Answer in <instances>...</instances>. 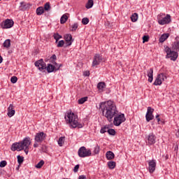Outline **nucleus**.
Instances as JSON below:
<instances>
[{"instance_id":"1","label":"nucleus","mask_w":179,"mask_h":179,"mask_svg":"<svg viewBox=\"0 0 179 179\" xmlns=\"http://www.w3.org/2000/svg\"><path fill=\"white\" fill-rule=\"evenodd\" d=\"M99 109L102 112V115L106 118L109 122H113V118L118 114V110L115 103L111 101L101 102Z\"/></svg>"},{"instance_id":"2","label":"nucleus","mask_w":179,"mask_h":179,"mask_svg":"<svg viewBox=\"0 0 179 179\" xmlns=\"http://www.w3.org/2000/svg\"><path fill=\"white\" fill-rule=\"evenodd\" d=\"M30 145H31L30 137H25L22 141L13 143L11 146V150L13 152L24 150L25 155H29V147Z\"/></svg>"},{"instance_id":"3","label":"nucleus","mask_w":179,"mask_h":179,"mask_svg":"<svg viewBox=\"0 0 179 179\" xmlns=\"http://www.w3.org/2000/svg\"><path fill=\"white\" fill-rule=\"evenodd\" d=\"M64 118L70 128H83V124L79 122V118H78V115L75 113H68Z\"/></svg>"},{"instance_id":"4","label":"nucleus","mask_w":179,"mask_h":179,"mask_svg":"<svg viewBox=\"0 0 179 179\" xmlns=\"http://www.w3.org/2000/svg\"><path fill=\"white\" fill-rule=\"evenodd\" d=\"M164 51L166 53V59L171 58V61H177V58H178V52L171 50L169 46L164 47Z\"/></svg>"},{"instance_id":"5","label":"nucleus","mask_w":179,"mask_h":179,"mask_svg":"<svg viewBox=\"0 0 179 179\" xmlns=\"http://www.w3.org/2000/svg\"><path fill=\"white\" fill-rule=\"evenodd\" d=\"M127 118H125V115L124 113L117 114L114 116L113 119V124L115 127H120L122 124V122H125Z\"/></svg>"},{"instance_id":"6","label":"nucleus","mask_w":179,"mask_h":179,"mask_svg":"<svg viewBox=\"0 0 179 179\" xmlns=\"http://www.w3.org/2000/svg\"><path fill=\"white\" fill-rule=\"evenodd\" d=\"M78 154L79 157H89V156H92V151L86 149V147L83 146L79 148Z\"/></svg>"},{"instance_id":"7","label":"nucleus","mask_w":179,"mask_h":179,"mask_svg":"<svg viewBox=\"0 0 179 179\" xmlns=\"http://www.w3.org/2000/svg\"><path fill=\"white\" fill-rule=\"evenodd\" d=\"M167 79V76H166V73H161L157 75V78L155 79L153 85L155 86H160L164 80Z\"/></svg>"},{"instance_id":"8","label":"nucleus","mask_w":179,"mask_h":179,"mask_svg":"<svg viewBox=\"0 0 179 179\" xmlns=\"http://www.w3.org/2000/svg\"><path fill=\"white\" fill-rule=\"evenodd\" d=\"M101 62H104V58L101 55L96 54L94 56L92 66V67L97 66V65H100Z\"/></svg>"},{"instance_id":"9","label":"nucleus","mask_w":179,"mask_h":179,"mask_svg":"<svg viewBox=\"0 0 179 179\" xmlns=\"http://www.w3.org/2000/svg\"><path fill=\"white\" fill-rule=\"evenodd\" d=\"M34 65L41 72H43L44 69H47V64H45V62H44V60L43 59L36 61L34 63Z\"/></svg>"},{"instance_id":"10","label":"nucleus","mask_w":179,"mask_h":179,"mask_svg":"<svg viewBox=\"0 0 179 179\" xmlns=\"http://www.w3.org/2000/svg\"><path fill=\"white\" fill-rule=\"evenodd\" d=\"M45 138H47V134L42 131L36 134L34 141L38 142V143H42L43 141H45Z\"/></svg>"},{"instance_id":"11","label":"nucleus","mask_w":179,"mask_h":179,"mask_svg":"<svg viewBox=\"0 0 179 179\" xmlns=\"http://www.w3.org/2000/svg\"><path fill=\"white\" fill-rule=\"evenodd\" d=\"M145 142L148 145H155L156 143V136L153 133H150L145 137Z\"/></svg>"},{"instance_id":"12","label":"nucleus","mask_w":179,"mask_h":179,"mask_svg":"<svg viewBox=\"0 0 179 179\" xmlns=\"http://www.w3.org/2000/svg\"><path fill=\"white\" fill-rule=\"evenodd\" d=\"M14 24L15 22H13V20L7 19L1 23V27L2 29H10L11 27H13Z\"/></svg>"},{"instance_id":"13","label":"nucleus","mask_w":179,"mask_h":179,"mask_svg":"<svg viewBox=\"0 0 179 179\" xmlns=\"http://www.w3.org/2000/svg\"><path fill=\"white\" fill-rule=\"evenodd\" d=\"M155 111V109L152 108V107L149 106L147 109V113L145 115V118L147 122H149L150 121H152L153 118H155V116L153 115V112Z\"/></svg>"},{"instance_id":"14","label":"nucleus","mask_w":179,"mask_h":179,"mask_svg":"<svg viewBox=\"0 0 179 179\" xmlns=\"http://www.w3.org/2000/svg\"><path fill=\"white\" fill-rule=\"evenodd\" d=\"M171 22V16L170 15H166V17H163L161 20H158L159 24H161L162 26L164 24H169Z\"/></svg>"},{"instance_id":"15","label":"nucleus","mask_w":179,"mask_h":179,"mask_svg":"<svg viewBox=\"0 0 179 179\" xmlns=\"http://www.w3.org/2000/svg\"><path fill=\"white\" fill-rule=\"evenodd\" d=\"M148 170L150 173H155L156 170V160L152 159L148 162Z\"/></svg>"},{"instance_id":"16","label":"nucleus","mask_w":179,"mask_h":179,"mask_svg":"<svg viewBox=\"0 0 179 179\" xmlns=\"http://www.w3.org/2000/svg\"><path fill=\"white\" fill-rule=\"evenodd\" d=\"M64 39L66 41V47H69V45H72V43H73V39L72 38V35L66 34L64 36Z\"/></svg>"},{"instance_id":"17","label":"nucleus","mask_w":179,"mask_h":179,"mask_svg":"<svg viewBox=\"0 0 179 179\" xmlns=\"http://www.w3.org/2000/svg\"><path fill=\"white\" fill-rule=\"evenodd\" d=\"M147 76H148V82L152 83L153 82V69L151 68L147 71Z\"/></svg>"},{"instance_id":"18","label":"nucleus","mask_w":179,"mask_h":179,"mask_svg":"<svg viewBox=\"0 0 179 179\" xmlns=\"http://www.w3.org/2000/svg\"><path fill=\"white\" fill-rule=\"evenodd\" d=\"M15 110H13V105L10 104L8 108V117H13L15 115Z\"/></svg>"},{"instance_id":"19","label":"nucleus","mask_w":179,"mask_h":179,"mask_svg":"<svg viewBox=\"0 0 179 179\" xmlns=\"http://www.w3.org/2000/svg\"><path fill=\"white\" fill-rule=\"evenodd\" d=\"M106 159L108 160H113V159H114V157H115L114 152H113L111 151H108L106 154Z\"/></svg>"},{"instance_id":"20","label":"nucleus","mask_w":179,"mask_h":179,"mask_svg":"<svg viewBox=\"0 0 179 179\" xmlns=\"http://www.w3.org/2000/svg\"><path fill=\"white\" fill-rule=\"evenodd\" d=\"M55 69V66L48 64L46 66V70L48 71V73H51V72H54V70Z\"/></svg>"},{"instance_id":"21","label":"nucleus","mask_w":179,"mask_h":179,"mask_svg":"<svg viewBox=\"0 0 179 179\" xmlns=\"http://www.w3.org/2000/svg\"><path fill=\"white\" fill-rule=\"evenodd\" d=\"M170 34H164L161 36L159 38V43H164L165 41L167 39L168 37H169Z\"/></svg>"},{"instance_id":"22","label":"nucleus","mask_w":179,"mask_h":179,"mask_svg":"<svg viewBox=\"0 0 179 179\" xmlns=\"http://www.w3.org/2000/svg\"><path fill=\"white\" fill-rule=\"evenodd\" d=\"M43 13H44V7L40 6L36 8V15H38V16H41Z\"/></svg>"},{"instance_id":"23","label":"nucleus","mask_w":179,"mask_h":179,"mask_svg":"<svg viewBox=\"0 0 179 179\" xmlns=\"http://www.w3.org/2000/svg\"><path fill=\"white\" fill-rule=\"evenodd\" d=\"M93 5H94V1L93 0H88L85 5V8L87 9H90L91 8H93Z\"/></svg>"},{"instance_id":"24","label":"nucleus","mask_w":179,"mask_h":179,"mask_svg":"<svg viewBox=\"0 0 179 179\" xmlns=\"http://www.w3.org/2000/svg\"><path fill=\"white\" fill-rule=\"evenodd\" d=\"M116 163L114 161H110L108 162V166L110 170H113V169H115Z\"/></svg>"},{"instance_id":"25","label":"nucleus","mask_w":179,"mask_h":179,"mask_svg":"<svg viewBox=\"0 0 179 179\" xmlns=\"http://www.w3.org/2000/svg\"><path fill=\"white\" fill-rule=\"evenodd\" d=\"M66 20H68V15L66 14H64L61 18H60V23L62 24H64V23L66 22Z\"/></svg>"},{"instance_id":"26","label":"nucleus","mask_w":179,"mask_h":179,"mask_svg":"<svg viewBox=\"0 0 179 179\" xmlns=\"http://www.w3.org/2000/svg\"><path fill=\"white\" fill-rule=\"evenodd\" d=\"M106 87V83H99L97 85V88L100 92H103V89Z\"/></svg>"},{"instance_id":"27","label":"nucleus","mask_w":179,"mask_h":179,"mask_svg":"<svg viewBox=\"0 0 179 179\" xmlns=\"http://www.w3.org/2000/svg\"><path fill=\"white\" fill-rule=\"evenodd\" d=\"M3 45L4 48H9L10 47V40L6 39L3 42Z\"/></svg>"},{"instance_id":"28","label":"nucleus","mask_w":179,"mask_h":179,"mask_svg":"<svg viewBox=\"0 0 179 179\" xmlns=\"http://www.w3.org/2000/svg\"><path fill=\"white\" fill-rule=\"evenodd\" d=\"M110 128V126L106 125L103 127H101L100 132L101 134H106V132H108V129Z\"/></svg>"},{"instance_id":"29","label":"nucleus","mask_w":179,"mask_h":179,"mask_svg":"<svg viewBox=\"0 0 179 179\" xmlns=\"http://www.w3.org/2000/svg\"><path fill=\"white\" fill-rule=\"evenodd\" d=\"M27 9V5H26V3L21 2L20 4V10H26Z\"/></svg>"},{"instance_id":"30","label":"nucleus","mask_w":179,"mask_h":179,"mask_svg":"<svg viewBox=\"0 0 179 179\" xmlns=\"http://www.w3.org/2000/svg\"><path fill=\"white\" fill-rule=\"evenodd\" d=\"M172 48L176 51H179V42L178 41L174 42L172 45Z\"/></svg>"},{"instance_id":"31","label":"nucleus","mask_w":179,"mask_h":179,"mask_svg":"<svg viewBox=\"0 0 179 179\" xmlns=\"http://www.w3.org/2000/svg\"><path fill=\"white\" fill-rule=\"evenodd\" d=\"M57 142H58L59 146H62L65 143V137H60Z\"/></svg>"},{"instance_id":"32","label":"nucleus","mask_w":179,"mask_h":179,"mask_svg":"<svg viewBox=\"0 0 179 179\" xmlns=\"http://www.w3.org/2000/svg\"><path fill=\"white\" fill-rule=\"evenodd\" d=\"M131 22H136L138 20V13H134L131 16Z\"/></svg>"},{"instance_id":"33","label":"nucleus","mask_w":179,"mask_h":179,"mask_svg":"<svg viewBox=\"0 0 179 179\" xmlns=\"http://www.w3.org/2000/svg\"><path fill=\"white\" fill-rule=\"evenodd\" d=\"M55 40L56 41L55 43H58V40H59V38H62V36L59 35V34H55L53 36Z\"/></svg>"},{"instance_id":"34","label":"nucleus","mask_w":179,"mask_h":179,"mask_svg":"<svg viewBox=\"0 0 179 179\" xmlns=\"http://www.w3.org/2000/svg\"><path fill=\"white\" fill-rule=\"evenodd\" d=\"M99 152H100V146L96 145L94 148V155H99Z\"/></svg>"},{"instance_id":"35","label":"nucleus","mask_w":179,"mask_h":179,"mask_svg":"<svg viewBox=\"0 0 179 179\" xmlns=\"http://www.w3.org/2000/svg\"><path fill=\"white\" fill-rule=\"evenodd\" d=\"M17 159L19 164H22V163H23V162L24 161V158L20 155H18L17 157Z\"/></svg>"},{"instance_id":"36","label":"nucleus","mask_w":179,"mask_h":179,"mask_svg":"<svg viewBox=\"0 0 179 179\" xmlns=\"http://www.w3.org/2000/svg\"><path fill=\"white\" fill-rule=\"evenodd\" d=\"M44 10L48 11L51 9V6L50 5V3H46L44 5V8H43Z\"/></svg>"},{"instance_id":"37","label":"nucleus","mask_w":179,"mask_h":179,"mask_svg":"<svg viewBox=\"0 0 179 179\" xmlns=\"http://www.w3.org/2000/svg\"><path fill=\"white\" fill-rule=\"evenodd\" d=\"M85 101H87V97H83L78 99V104H83Z\"/></svg>"},{"instance_id":"38","label":"nucleus","mask_w":179,"mask_h":179,"mask_svg":"<svg viewBox=\"0 0 179 179\" xmlns=\"http://www.w3.org/2000/svg\"><path fill=\"white\" fill-rule=\"evenodd\" d=\"M108 134L112 136H114L115 135V130L114 129H108Z\"/></svg>"},{"instance_id":"39","label":"nucleus","mask_w":179,"mask_h":179,"mask_svg":"<svg viewBox=\"0 0 179 179\" xmlns=\"http://www.w3.org/2000/svg\"><path fill=\"white\" fill-rule=\"evenodd\" d=\"M42 166H44V161L41 160L36 165V169H41Z\"/></svg>"},{"instance_id":"40","label":"nucleus","mask_w":179,"mask_h":179,"mask_svg":"<svg viewBox=\"0 0 179 179\" xmlns=\"http://www.w3.org/2000/svg\"><path fill=\"white\" fill-rule=\"evenodd\" d=\"M64 45H65V41L64 40H61L58 42L57 47L58 48L64 47Z\"/></svg>"},{"instance_id":"41","label":"nucleus","mask_w":179,"mask_h":179,"mask_svg":"<svg viewBox=\"0 0 179 179\" xmlns=\"http://www.w3.org/2000/svg\"><path fill=\"white\" fill-rule=\"evenodd\" d=\"M6 164H8V162H6V160L1 161V162H0V167H1V169H3V167H6Z\"/></svg>"},{"instance_id":"42","label":"nucleus","mask_w":179,"mask_h":179,"mask_svg":"<svg viewBox=\"0 0 179 179\" xmlns=\"http://www.w3.org/2000/svg\"><path fill=\"white\" fill-rule=\"evenodd\" d=\"M76 29H78V23H74L71 25V31H76Z\"/></svg>"},{"instance_id":"43","label":"nucleus","mask_w":179,"mask_h":179,"mask_svg":"<svg viewBox=\"0 0 179 179\" xmlns=\"http://www.w3.org/2000/svg\"><path fill=\"white\" fill-rule=\"evenodd\" d=\"M82 23L83 24H87L89 23V18L87 17L83 18Z\"/></svg>"},{"instance_id":"44","label":"nucleus","mask_w":179,"mask_h":179,"mask_svg":"<svg viewBox=\"0 0 179 179\" xmlns=\"http://www.w3.org/2000/svg\"><path fill=\"white\" fill-rule=\"evenodd\" d=\"M10 82L11 83H16V82H17V77L16 76L11 77Z\"/></svg>"},{"instance_id":"45","label":"nucleus","mask_w":179,"mask_h":179,"mask_svg":"<svg viewBox=\"0 0 179 179\" xmlns=\"http://www.w3.org/2000/svg\"><path fill=\"white\" fill-rule=\"evenodd\" d=\"M149 41V36H143V43H148Z\"/></svg>"},{"instance_id":"46","label":"nucleus","mask_w":179,"mask_h":179,"mask_svg":"<svg viewBox=\"0 0 179 179\" xmlns=\"http://www.w3.org/2000/svg\"><path fill=\"white\" fill-rule=\"evenodd\" d=\"M78 171H79V164L76 165L74 169H73V172L74 173H78Z\"/></svg>"},{"instance_id":"47","label":"nucleus","mask_w":179,"mask_h":179,"mask_svg":"<svg viewBox=\"0 0 179 179\" xmlns=\"http://www.w3.org/2000/svg\"><path fill=\"white\" fill-rule=\"evenodd\" d=\"M84 76H90V71H85L84 72Z\"/></svg>"},{"instance_id":"48","label":"nucleus","mask_w":179,"mask_h":179,"mask_svg":"<svg viewBox=\"0 0 179 179\" xmlns=\"http://www.w3.org/2000/svg\"><path fill=\"white\" fill-rule=\"evenodd\" d=\"M78 179H86V176L85 175H81L78 177Z\"/></svg>"},{"instance_id":"49","label":"nucleus","mask_w":179,"mask_h":179,"mask_svg":"<svg viewBox=\"0 0 179 179\" xmlns=\"http://www.w3.org/2000/svg\"><path fill=\"white\" fill-rule=\"evenodd\" d=\"M50 58L51 59H53L54 61H55V59H57V55H52V56Z\"/></svg>"},{"instance_id":"50","label":"nucleus","mask_w":179,"mask_h":179,"mask_svg":"<svg viewBox=\"0 0 179 179\" xmlns=\"http://www.w3.org/2000/svg\"><path fill=\"white\" fill-rule=\"evenodd\" d=\"M34 148H38V142L35 141L34 143Z\"/></svg>"},{"instance_id":"51","label":"nucleus","mask_w":179,"mask_h":179,"mask_svg":"<svg viewBox=\"0 0 179 179\" xmlns=\"http://www.w3.org/2000/svg\"><path fill=\"white\" fill-rule=\"evenodd\" d=\"M2 61H3V59L2 58V56H0V64H2Z\"/></svg>"},{"instance_id":"52","label":"nucleus","mask_w":179,"mask_h":179,"mask_svg":"<svg viewBox=\"0 0 179 179\" xmlns=\"http://www.w3.org/2000/svg\"><path fill=\"white\" fill-rule=\"evenodd\" d=\"M52 64H55L56 66H58V64H57L55 61L52 62Z\"/></svg>"},{"instance_id":"53","label":"nucleus","mask_w":179,"mask_h":179,"mask_svg":"<svg viewBox=\"0 0 179 179\" xmlns=\"http://www.w3.org/2000/svg\"><path fill=\"white\" fill-rule=\"evenodd\" d=\"M61 66H62V64H59V66H58L57 69H59V68H61Z\"/></svg>"},{"instance_id":"54","label":"nucleus","mask_w":179,"mask_h":179,"mask_svg":"<svg viewBox=\"0 0 179 179\" xmlns=\"http://www.w3.org/2000/svg\"><path fill=\"white\" fill-rule=\"evenodd\" d=\"M159 117H160L159 115H156V118H157V119L159 118Z\"/></svg>"},{"instance_id":"55","label":"nucleus","mask_w":179,"mask_h":179,"mask_svg":"<svg viewBox=\"0 0 179 179\" xmlns=\"http://www.w3.org/2000/svg\"><path fill=\"white\" fill-rule=\"evenodd\" d=\"M157 122H160V119H159V117L157 118Z\"/></svg>"}]
</instances>
